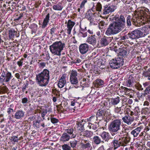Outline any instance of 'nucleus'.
<instances>
[{
    "mask_svg": "<svg viewBox=\"0 0 150 150\" xmlns=\"http://www.w3.org/2000/svg\"><path fill=\"white\" fill-rule=\"evenodd\" d=\"M28 83H26V84H24V85L23 86L22 88V91L23 92H24V91L25 90L26 88L28 87Z\"/></svg>",
    "mask_w": 150,
    "mask_h": 150,
    "instance_id": "nucleus-62",
    "label": "nucleus"
},
{
    "mask_svg": "<svg viewBox=\"0 0 150 150\" xmlns=\"http://www.w3.org/2000/svg\"><path fill=\"white\" fill-rule=\"evenodd\" d=\"M33 125L34 127L35 128H38L40 127V122L38 120L34 121Z\"/></svg>",
    "mask_w": 150,
    "mask_h": 150,
    "instance_id": "nucleus-45",
    "label": "nucleus"
},
{
    "mask_svg": "<svg viewBox=\"0 0 150 150\" xmlns=\"http://www.w3.org/2000/svg\"><path fill=\"white\" fill-rule=\"evenodd\" d=\"M97 119V117L95 115L91 116L88 119V121L92 122H96V121L98 120Z\"/></svg>",
    "mask_w": 150,
    "mask_h": 150,
    "instance_id": "nucleus-42",
    "label": "nucleus"
},
{
    "mask_svg": "<svg viewBox=\"0 0 150 150\" xmlns=\"http://www.w3.org/2000/svg\"><path fill=\"white\" fill-rule=\"evenodd\" d=\"M130 33H129L127 34L124 35L125 39L126 40V41H127V40L129 39V38L131 39V37L130 36Z\"/></svg>",
    "mask_w": 150,
    "mask_h": 150,
    "instance_id": "nucleus-61",
    "label": "nucleus"
},
{
    "mask_svg": "<svg viewBox=\"0 0 150 150\" xmlns=\"http://www.w3.org/2000/svg\"><path fill=\"white\" fill-rule=\"evenodd\" d=\"M77 144V141L74 140V141H71L70 142V145L71 147L73 149H76V146Z\"/></svg>",
    "mask_w": 150,
    "mask_h": 150,
    "instance_id": "nucleus-41",
    "label": "nucleus"
},
{
    "mask_svg": "<svg viewBox=\"0 0 150 150\" xmlns=\"http://www.w3.org/2000/svg\"><path fill=\"white\" fill-rule=\"evenodd\" d=\"M62 148L63 150H71V147L68 144H67L62 145Z\"/></svg>",
    "mask_w": 150,
    "mask_h": 150,
    "instance_id": "nucleus-43",
    "label": "nucleus"
},
{
    "mask_svg": "<svg viewBox=\"0 0 150 150\" xmlns=\"http://www.w3.org/2000/svg\"><path fill=\"white\" fill-rule=\"evenodd\" d=\"M125 23V18L123 15H121L117 20L109 25L105 32V34L107 35H110L118 33L124 28Z\"/></svg>",
    "mask_w": 150,
    "mask_h": 150,
    "instance_id": "nucleus-1",
    "label": "nucleus"
},
{
    "mask_svg": "<svg viewBox=\"0 0 150 150\" xmlns=\"http://www.w3.org/2000/svg\"><path fill=\"white\" fill-rule=\"evenodd\" d=\"M52 8L54 10L61 11L63 7L62 4L61 3H59L58 4L54 5Z\"/></svg>",
    "mask_w": 150,
    "mask_h": 150,
    "instance_id": "nucleus-34",
    "label": "nucleus"
},
{
    "mask_svg": "<svg viewBox=\"0 0 150 150\" xmlns=\"http://www.w3.org/2000/svg\"><path fill=\"white\" fill-rule=\"evenodd\" d=\"M56 30V28H53L51 29L50 31V33L52 36L54 35L55 34V32Z\"/></svg>",
    "mask_w": 150,
    "mask_h": 150,
    "instance_id": "nucleus-54",
    "label": "nucleus"
},
{
    "mask_svg": "<svg viewBox=\"0 0 150 150\" xmlns=\"http://www.w3.org/2000/svg\"><path fill=\"white\" fill-rule=\"evenodd\" d=\"M134 78L132 76H130L125 83L126 86L128 87H132L134 83Z\"/></svg>",
    "mask_w": 150,
    "mask_h": 150,
    "instance_id": "nucleus-31",
    "label": "nucleus"
},
{
    "mask_svg": "<svg viewBox=\"0 0 150 150\" xmlns=\"http://www.w3.org/2000/svg\"><path fill=\"white\" fill-rule=\"evenodd\" d=\"M11 141V142L15 143L18 142V136H13L11 137L10 138Z\"/></svg>",
    "mask_w": 150,
    "mask_h": 150,
    "instance_id": "nucleus-38",
    "label": "nucleus"
},
{
    "mask_svg": "<svg viewBox=\"0 0 150 150\" xmlns=\"http://www.w3.org/2000/svg\"><path fill=\"white\" fill-rule=\"evenodd\" d=\"M97 14L95 13H92L91 11H88L86 13V17L90 21L91 23H94L96 20V15Z\"/></svg>",
    "mask_w": 150,
    "mask_h": 150,
    "instance_id": "nucleus-10",
    "label": "nucleus"
},
{
    "mask_svg": "<svg viewBox=\"0 0 150 150\" xmlns=\"http://www.w3.org/2000/svg\"><path fill=\"white\" fill-rule=\"evenodd\" d=\"M127 115H129L131 116H137L136 115V113H135L134 111H131L130 110L129 112H128V111H127Z\"/></svg>",
    "mask_w": 150,
    "mask_h": 150,
    "instance_id": "nucleus-51",
    "label": "nucleus"
},
{
    "mask_svg": "<svg viewBox=\"0 0 150 150\" xmlns=\"http://www.w3.org/2000/svg\"><path fill=\"white\" fill-rule=\"evenodd\" d=\"M15 33V31L14 29H11L9 30L8 34L10 39H12L14 38Z\"/></svg>",
    "mask_w": 150,
    "mask_h": 150,
    "instance_id": "nucleus-37",
    "label": "nucleus"
},
{
    "mask_svg": "<svg viewBox=\"0 0 150 150\" xmlns=\"http://www.w3.org/2000/svg\"><path fill=\"white\" fill-rule=\"evenodd\" d=\"M23 59L22 60H20L19 61L17 62V64L19 66H21L22 65Z\"/></svg>",
    "mask_w": 150,
    "mask_h": 150,
    "instance_id": "nucleus-64",
    "label": "nucleus"
},
{
    "mask_svg": "<svg viewBox=\"0 0 150 150\" xmlns=\"http://www.w3.org/2000/svg\"><path fill=\"white\" fill-rule=\"evenodd\" d=\"M133 111L135 113H136V115L137 116L138 113L139 112H140V110L139 107H135Z\"/></svg>",
    "mask_w": 150,
    "mask_h": 150,
    "instance_id": "nucleus-53",
    "label": "nucleus"
},
{
    "mask_svg": "<svg viewBox=\"0 0 150 150\" xmlns=\"http://www.w3.org/2000/svg\"><path fill=\"white\" fill-rule=\"evenodd\" d=\"M52 93L55 95L56 96H59L58 91L56 89H52Z\"/></svg>",
    "mask_w": 150,
    "mask_h": 150,
    "instance_id": "nucleus-56",
    "label": "nucleus"
},
{
    "mask_svg": "<svg viewBox=\"0 0 150 150\" xmlns=\"http://www.w3.org/2000/svg\"><path fill=\"white\" fill-rule=\"evenodd\" d=\"M113 37L104 36L100 39V43L102 46H105L108 45L112 40Z\"/></svg>",
    "mask_w": 150,
    "mask_h": 150,
    "instance_id": "nucleus-13",
    "label": "nucleus"
},
{
    "mask_svg": "<svg viewBox=\"0 0 150 150\" xmlns=\"http://www.w3.org/2000/svg\"><path fill=\"white\" fill-rule=\"evenodd\" d=\"M86 80L85 78H83L80 82L81 86L83 87H86L88 86V83H86Z\"/></svg>",
    "mask_w": 150,
    "mask_h": 150,
    "instance_id": "nucleus-39",
    "label": "nucleus"
},
{
    "mask_svg": "<svg viewBox=\"0 0 150 150\" xmlns=\"http://www.w3.org/2000/svg\"><path fill=\"white\" fill-rule=\"evenodd\" d=\"M12 77L11 73L6 69L2 71L0 77V80L2 83H8L10 81Z\"/></svg>",
    "mask_w": 150,
    "mask_h": 150,
    "instance_id": "nucleus-6",
    "label": "nucleus"
},
{
    "mask_svg": "<svg viewBox=\"0 0 150 150\" xmlns=\"http://www.w3.org/2000/svg\"><path fill=\"white\" fill-rule=\"evenodd\" d=\"M87 0H83L81 3L80 7L81 9V11L84 10L85 8V4L87 3Z\"/></svg>",
    "mask_w": 150,
    "mask_h": 150,
    "instance_id": "nucleus-40",
    "label": "nucleus"
},
{
    "mask_svg": "<svg viewBox=\"0 0 150 150\" xmlns=\"http://www.w3.org/2000/svg\"><path fill=\"white\" fill-rule=\"evenodd\" d=\"M100 135L102 139L105 142H108L110 139L109 133L108 132L103 131Z\"/></svg>",
    "mask_w": 150,
    "mask_h": 150,
    "instance_id": "nucleus-28",
    "label": "nucleus"
},
{
    "mask_svg": "<svg viewBox=\"0 0 150 150\" xmlns=\"http://www.w3.org/2000/svg\"><path fill=\"white\" fill-rule=\"evenodd\" d=\"M79 35L83 37H85L87 35V33L86 32H80Z\"/></svg>",
    "mask_w": 150,
    "mask_h": 150,
    "instance_id": "nucleus-57",
    "label": "nucleus"
},
{
    "mask_svg": "<svg viewBox=\"0 0 150 150\" xmlns=\"http://www.w3.org/2000/svg\"><path fill=\"white\" fill-rule=\"evenodd\" d=\"M79 135L80 136L82 135L86 137L90 138L93 135V132L91 131L86 130L83 132H80Z\"/></svg>",
    "mask_w": 150,
    "mask_h": 150,
    "instance_id": "nucleus-25",
    "label": "nucleus"
},
{
    "mask_svg": "<svg viewBox=\"0 0 150 150\" xmlns=\"http://www.w3.org/2000/svg\"><path fill=\"white\" fill-rule=\"evenodd\" d=\"M98 127V125L96 123L95 124H93L92 128L93 130H96Z\"/></svg>",
    "mask_w": 150,
    "mask_h": 150,
    "instance_id": "nucleus-59",
    "label": "nucleus"
},
{
    "mask_svg": "<svg viewBox=\"0 0 150 150\" xmlns=\"http://www.w3.org/2000/svg\"><path fill=\"white\" fill-rule=\"evenodd\" d=\"M12 106H13V105H10V108H8L7 110V112L8 115L11 114L12 112H14L13 110L11 108Z\"/></svg>",
    "mask_w": 150,
    "mask_h": 150,
    "instance_id": "nucleus-49",
    "label": "nucleus"
},
{
    "mask_svg": "<svg viewBox=\"0 0 150 150\" xmlns=\"http://www.w3.org/2000/svg\"><path fill=\"white\" fill-rule=\"evenodd\" d=\"M105 111L102 109H99L97 111L96 116L97 119L99 120H101L105 115Z\"/></svg>",
    "mask_w": 150,
    "mask_h": 150,
    "instance_id": "nucleus-19",
    "label": "nucleus"
},
{
    "mask_svg": "<svg viewBox=\"0 0 150 150\" xmlns=\"http://www.w3.org/2000/svg\"><path fill=\"white\" fill-rule=\"evenodd\" d=\"M72 138L70 135L67 133H64L60 138V140L62 142H66Z\"/></svg>",
    "mask_w": 150,
    "mask_h": 150,
    "instance_id": "nucleus-23",
    "label": "nucleus"
},
{
    "mask_svg": "<svg viewBox=\"0 0 150 150\" xmlns=\"http://www.w3.org/2000/svg\"><path fill=\"white\" fill-rule=\"evenodd\" d=\"M120 101V98L117 97L115 98H112L111 99V103L112 105L115 107V105L118 104Z\"/></svg>",
    "mask_w": 150,
    "mask_h": 150,
    "instance_id": "nucleus-32",
    "label": "nucleus"
},
{
    "mask_svg": "<svg viewBox=\"0 0 150 150\" xmlns=\"http://www.w3.org/2000/svg\"><path fill=\"white\" fill-rule=\"evenodd\" d=\"M65 130L66 132L67 133L70 135L71 138H75L76 135V134L75 132L73 127H69L67 129H65Z\"/></svg>",
    "mask_w": 150,
    "mask_h": 150,
    "instance_id": "nucleus-22",
    "label": "nucleus"
},
{
    "mask_svg": "<svg viewBox=\"0 0 150 150\" xmlns=\"http://www.w3.org/2000/svg\"><path fill=\"white\" fill-rule=\"evenodd\" d=\"M136 86L137 88L139 90H143V88H142V86L141 84H138Z\"/></svg>",
    "mask_w": 150,
    "mask_h": 150,
    "instance_id": "nucleus-58",
    "label": "nucleus"
},
{
    "mask_svg": "<svg viewBox=\"0 0 150 150\" xmlns=\"http://www.w3.org/2000/svg\"><path fill=\"white\" fill-rule=\"evenodd\" d=\"M127 26H130L131 25V16H128L127 18Z\"/></svg>",
    "mask_w": 150,
    "mask_h": 150,
    "instance_id": "nucleus-47",
    "label": "nucleus"
},
{
    "mask_svg": "<svg viewBox=\"0 0 150 150\" xmlns=\"http://www.w3.org/2000/svg\"><path fill=\"white\" fill-rule=\"evenodd\" d=\"M66 75L63 74L59 81L58 83V86L59 88H62L64 86L66 82Z\"/></svg>",
    "mask_w": 150,
    "mask_h": 150,
    "instance_id": "nucleus-18",
    "label": "nucleus"
},
{
    "mask_svg": "<svg viewBox=\"0 0 150 150\" xmlns=\"http://www.w3.org/2000/svg\"><path fill=\"white\" fill-rule=\"evenodd\" d=\"M25 112L20 110H17L12 115L13 117L17 120H21L24 116Z\"/></svg>",
    "mask_w": 150,
    "mask_h": 150,
    "instance_id": "nucleus-15",
    "label": "nucleus"
},
{
    "mask_svg": "<svg viewBox=\"0 0 150 150\" xmlns=\"http://www.w3.org/2000/svg\"><path fill=\"white\" fill-rule=\"evenodd\" d=\"M146 28L147 29L150 30V24L146 26V27H143L142 30L143 31V30H146Z\"/></svg>",
    "mask_w": 150,
    "mask_h": 150,
    "instance_id": "nucleus-63",
    "label": "nucleus"
},
{
    "mask_svg": "<svg viewBox=\"0 0 150 150\" xmlns=\"http://www.w3.org/2000/svg\"><path fill=\"white\" fill-rule=\"evenodd\" d=\"M124 63L123 58L118 57L110 61V66L112 69H117L122 66Z\"/></svg>",
    "mask_w": 150,
    "mask_h": 150,
    "instance_id": "nucleus-5",
    "label": "nucleus"
},
{
    "mask_svg": "<svg viewBox=\"0 0 150 150\" xmlns=\"http://www.w3.org/2000/svg\"><path fill=\"white\" fill-rule=\"evenodd\" d=\"M130 138L129 137L120 138V142L122 146H124L130 142Z\"/></svg>",
    "mask_w": 150,
    "mask_h": 150,
    "instance_id": "nucleus-30",
    "label": "nucleus"
},
{
    "mask_svg": "<svg viewBox=\"0 0 150 150\" xmlns=\"http://www.w3.org/2000/svg\"><path fill=\"white\" fill-rule=\"evenodd\" d=\"M65 47V44L61 41L53 43L50 46V49L52 53L58 56L61 55V52Z\"/></svg>",
    "mask_w": 150,
    "mask_h": 150,
    "instance_id": "nucleus-4",
    "label": "nucleus"
},
{
    "mask_svg": "<svg viewBox=\"0 0 150 150\" xmlns=\"http://www.w3.org/2000/svg\"><path fill=\"white\" fill-rule=\"evenodd\" d=\"M142 129L143 127L142 126L138 127L135 129L132 130L131 132V134L134 137H136L138 136Z\"/></svg>",
    "mask_w": 150,
    "mask_h": 150,
    "instance_id": "nucleus-24",
    "label": "nucleus"
},
{
    "mask_svg": "<svg viewBox=\"0 0 150 150\" xmlns=\"http://www.w3.org/2000/svg\"><path fill=\"white\" fill-rule=\"evenodd\" d=\"M116 8V6H115L111 5L110 6L105 5L104 7L103 11V14H106L110 13L114 11Z\"/></svg>",
    "mask_w": 150,
    "mask_h": 150,
    "instance_id": "nucleus-9",
    "label": "nucleus"
},
{
    "mask_svg": "<svg viewBox=\"0 0 150 150\" xmlns=\"http://www.w3.org/2000/svg\"><path fill=\"white\" fill-rule=\"evenodd\" d=\"M51 122L53 124L57 123L59 122V120L58 119L54 117H51L50 118Z\"/></svg>",
    "mask_w": 150,
    "mask_h": 150,
    "instance_id": "nucleus-52",
    "label": "nucleus"
},
{
    "mask_svg": "<svg viewBox=\"0 0 150 150\" xmlns=\"http://www.w3.org/2000/svg\"><path fill=\"white\" fill-rule=\"evenodd\" d=\"M104 81L100 79H97L94 81L95 86L97 88H100L104 86Z\"/></svg>",
    "mask_w": 150,
    "mask_h": 150,
    "instance_id": "nucleus-21",
    "label": "nucleus"
},
{
    "mask_svg": "<svg viewBox=\"0 0 150 150\" xmlns=\"http://www.w3.org/2000/svg\"><path fill=\"white\" fill-rule=\"evenodd\" d=\"M122 125V122L120 119H115L110 123L108 129L110 132L115 133L118 132L119 136H122L124 134L123 129L120 131Z\"/></svg>",
    "mask_w": 150,
    "mask_h": 150,
    "instance_id": "nucleus-3",
    "label": "nucleus"
},
{
    "mask_svg": "<svg viewBox=\"0 0 150 150\" xmlns=\"http://www.w3.org/2000/svg\"><path fill=\"white\" fill-rule=\"evenodd\" d=\"M80 144L81 147L84 149H89L91 146L90 142L87 140H82Z\"/></svg>",
    "mask_w": 150,
    "mask_h": 150,
    "instance_id": "nucleus-20",
    "label": "nucleus"
},
{
    "mask_svg": "<svg viewBox=\"0 0 150 150\" xmlns=\"http://www.w3.org/2000/svg\"><path fill=\"white\" fill-rule=\"evenodd\" d=\"M77 130L78 131L81 132H83L84 130V125L83 124H82L81 122H79L77 125Z\"/></svg>",
    "mask_w": 150,
    "mask_h": 150,
    "instance_id": "nucleus-36",
    "label": "nucleus"
},
{
    "mask_svg": "<svg viewBox=\"0 0 150 150\" xmlns=\"http://www.w3.org/2000/svg\"><path fill=\"white\" fill-rule=\"evenodd\" d=\"M132 40L138 39L140 37H144L146 35V34L143 33L140 30L137 29L132 31L129 32Z\"/></svg>",
    "mask_w": 150,
    "mask_h": 150,
    "instance_id": "nucleus-7",
    "label": "nucleus"
},
{
    "mask_svg": "<svg viewBox=\"0 0 150 150\" xmlns=\"http://www.w3.org/2000/svg\"><path fill=\"white\" fill-rule=\"evenodd\" d=\"M46 63L44 62H41L39 64V66L40 68H43L45 66Z\"/></svg>",
    "mask_w": 150,
    "mask_h": 150,
    "instance_id": "nucleus-60",
    "label": "nucleus"
},
{
    "mask_svg": "<svg viewBox=\"0 0 150 150\" xmlns=\"http://www.w3.org/2000/svg\"><path fill=\"white\" fill-rule=\"evenodd\" d=\"M28 99L27 97H24L22 99V103L23 104H26L28 101Z\"/></svg>",
    "mask_w": 150,
    "mask_h": 150,
    "instance_id": "nucleus-55",
    "label": "nucleus"
},
{
    "mask_svg": "<svg viewBox=\"0 0 150 150\" xmlns=\"http://www.w3.org/2000/svg\"><path fill=\"white\" fill-rule=\"evenodd\" d=\"M87 41L89 44L92 45L93 46L96 45V38L92 35L88 37Z\"/></svg>",
    "mask_w": 150,
    "mask_h": 150,
    "instance_id": "nucleus-27",
    "label": "nucleus"
},
{
    "mask_svg": "<svg viewBox=\"0 0 150 150\" xmlns=\"http://www.w3.org/2000/svg\"><path fill=\"white\" fill-rule=\"evenodd\" d=\"M80 100V99H78L76 100V101L74 107V108L78 109V108L80 107V105L81 104V102H79Z\"/></svg>",
    "mask_w": 150,
    "mask_h": 150,
    "instance_id": "nucleus-44",
    "label": "nucleus"
},
{
    "mask_svg": "<svg viewBox=\"0 0 150 150\" xmlns=\"http://www.w3.org/2000/svg\"><path fill=\"white\" fill-rule=\"evenodd\" d=\"M49 72L48 70L45 69L36 75V80L40 86H45L48 84L50 79Z\"/></svg>",
    "mask_w": 150,
    "mask_h": 150,
    "instance_id": "nucleus-2",
    "label": "nucleus"
},
{
    "mask_svg": "<svg viewBox=\"0 0 150 150\" xmlns=\"http://www.w3.org/2000/svg\"><path fill=\"white\" fill-rule=\"evenodd\" d=\"M127 49L123 47L120 49L119 54L120 56L124 57L127 55Z\"/></svg>",
    "mask_w": 150,
    "mask_h": 150,
    "instance_id": "nucleus-33",
    "label": "nucleus"
},
{
    "mask_svg": "<svg viewBox=\"0 0 150 150\" xmlns=\"http://www.w3.org/2000/svg\"><path fill=\"white\" fill-rule=\"evenodd\" d=\"M88 45L86 43L81 44L79 47V52L82 54L86 53L88 51Z\"/></svg>",
    "mask_w": 150,
    "mask_h": 150,
    "instance_id": "nucleus-16",
    "label": "nucleus"
},
{
    "mask_svg": "<svg viewBox=\"0 0 150 150\" xmlns=\"http://www.w3.org/2000/svg\"><path fill=\"white\" fill-rule=\"evenodd\" d=\"M75 23L73 21H72L70 20H69L67 24V33L68 34L71 33V30L73 27L75 25Z\"/></svg>",
    "mask_w": 150,
    "mask_h": 150,
    "instance_id": "nucleus-26",
    "label": "nucleus"
},
{
    "mask_svg": "<svg viewBox=\"0 0 150 150\" xmlns=\"http://www.w3.org/2000/svg\"><path fill=\"white\" fill-rule=\"evenodd\" d=\"M93 141L95 144H98L100 143L101 140L98 136H96L93 137Z\"/></svg>",
    "mask_w": 150,
    "mask_h": 150,
    "instance_id": "nucleus-35",
    "label": "nucleus"
},
{
    "mask_svg": "<svg viewBox=\"0 0 150 150\" xmlns=\"http://www.w3.org/2000/svg\"><path fill=\"white\" fill-rule=\"evenodd\" d=\"M114 112L118 115H122L125 112V108L124 105H122L120 107H115L114 109Z\"/></svg>",
    "mask_w": 150,
    "mask_h": 150,
    "instance_id": "nucleus-17",
    "label": "nucleus"
},
{
    "mask_svg": "<svg viewBox=\"0 0 150 150\" xmlns=\"http://www.w3.org/2000/svg\"><path fill=\"white\" fill-rule=\"evenodd\" d=\"M78 74L77 72L75 70H72L71 71L70 75V80L71 84H76L78 83Z\"/></svg>",
    "mask_w": 150,
    "mask_h": 150,
    "instance_id": "nucleus-8",
    "label": "nucleus"
},
{
    "mask_svg": "<svg viewBox=\"0 0 150 150\" xmlns=\"http://www.w3.org/2000/svg\"><path fill=\"white\" fill-rule=\"evenodd\" d=\"M129 115H126L122 118L123 122L128 125H131L134 120V116H131Z\"/></svg>",
    "mask_w": 150,
    "mask_h": 150,
    "instance_id": "nucleus-14",
    "label": "nucleus"
},
{
    "mask_svg": "<svg viewBox=\"0 0 150 150\" xmlns=\"http://www.w3.org/2000/svg\"><path fill=\"white\" fill-rule=\"evenodd\" d=\"M50 17V14L49 13H48L43 20L42 25V28H44L47 26L49 21Z\"/></svg>",
    "mask_w": 150,
    "mask_h": 150,
    "instance_id": "nucleus-29",
    "label": "nucleus"
},
{
    "mask_svg": "<svg viewBox=\"0 0 150 150\" xmlns=\"http://www.w3.org/2000/svg\"><path fill=\"white\" fill-rule=\"evenodd\" d=\"M47 109H44L42 110L41 112V116L42 117L43 120L45 119V116L46 114L47 113Z\"/></svg>",
    "mask_w": 150,
    "mask_h": 150,
    "instance_id": "nucleus-48",
    "label": "nucleus"
},
{
    "mask_svg": "<svg viewBox=\"0 0 150 150\" xmlns=\"http://www.w3.org/2000/svg\"><path fill=\"white\" fill-rule=\"evenodd\" d=\"M119 135L118 136H115L114 139L112 141V143L113 144V148L114 150H116L120 146H122L121 142H120V138Z\"/></svg>",
    "mask_w": 150,
    "mask_h": 150,
    "instance_id": "nucleus-11",
    "label": "nucleus"
},
{
    "mask_svg": "<svg viewBox=\"0 0 150 150\" xmlns=\"http://www.w3.org/2000/svg\"><path fill=\"white\" fill-rule=\"evenodd\" d=\"M145 21L147 23L150 22V12L147 8H144L141 11Z\"/></svg>",
    "mask_w": 150,
    "mask_h": 150,
    "instance_id": "nucleus-12",
    "label": "nucleus"
},
{
    "mask_svg": "<svg viewBox=\"0 0 150 150\" xmlns=\"http://www.w3.org/2000/svg\"><path fill=\"white\" fill-rule=\"evenodd\" d=\"M71 62V63L72 64H78L79 63L81 62V60L79 58L77 59L74 60L72 59Z\"/></svg>",
    "mask_w": 150,
    "mask_h": 150,
    "instance_id": "nucleus-50",
    "label": "nucleus"
},
{
    "mask_svg": "<svg viewBox=\"0 0 150 150\" xmlns=\"http://www.w3.org/2000/svg\"><path fill=\"white\" fill-rule=\"evenodd\" d=\"M102 8V5L100 4V3L98 2L97 3L96 7V10L98 11L101 12Z\"/></svg>",
    "mask_w": 150,
    "mask_h": 150,
    "instance_id": "nucleus-46",
    "label": "nucleus"
}]
</instances>
